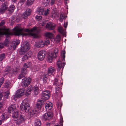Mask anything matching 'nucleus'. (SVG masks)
Instances as JSON below:
<instances>
[{
    "mask_svg": "<svg viewBox=\"0 0 126 126\" xmlns=\"http://www.w3.org/2000/svg\"><path fill=\"white\" fill-rule=\"evenodd\" d=\"M37 27H33L31 30L28 29H24L18 27H15L13 29V32L16 35L27 36V34L24 33L25 32H32L35 31L37 30Z\"/></svg>",
    "mask_w": 126,
    "mask_h": 126,
    "instance_id": "obj_1",
    "label": "nucleus"
},
{
    "mask_svg": "<svg viewBox=\"0 0 126 126\" xmlns=\"http://www.w3.org/2000/svg\"><path fill=\"white\" fill-rule=\"evenodd\" d=\"M65 51H63L61 52V57L62 61L61 62L59 59H58L57 63V71H60L61 70V73L63 70V69L65 65L64 62H65Z\"/></svg>",
    "mask_w": 126,
    "mask_h": 126,
    "instance_id": "obj_2",
    "label": "nucleus"
},
{
    "mask_svg": "<svg viewBox=\"0 0 126 126\" xmlns=\"http://www.w3.org/2000/svg\"><path fill=\"white\" fill-rule=\"evenodd\" d=\"M20 108L21 110L22 111L26 113L29 112L30 107L27 99H25L22 101L20 106Z\"/></svg>",
    "mask_w": 126,
    "mask_h": 126,
    "instance_id": "obj_3",
    "label": "nucleus"
},
{
    "mask_svg": "<svg viewBox=\"0 0 126 126\" xmlns=\"http://www.w3.org/2000/svg\"><path fill=\"white\" fill-rule=\"evenodd\" d=\"M30 46L29 43L25 42L22 45L21 48L19 51V54L22 55L28 51L30 49Z\"/></svg>",
    "mask_w": 126,
    "mask_h": 126,
    "instance_id": "obj_4",
    "label": "nucleus"
},
{
    "mask_svg": "<svg viewBox=\"0 0 126 126\" xmlns=\"http://www.w3.org/2000/svg\"><path fill=\"white\" fill-rule=\"evenodd\" d=\"M54 85H55L56 93L57 95L59 93L61 89V84L58 82V80L56 78L55 79L54 82L53 83Z\"/></svg>",
    "mask_w": 126,
    "mask_h": 126,
    "instance_id": "obj_5",
    "label": "nucleus"
},
{
    "mask_svg": "<svg viewBox=\"0 0 126 126\" xmlns=\"http://www.w3.org/2000/svg\"><path fill=\"white\" fill-rule=\"evenodd\" d=\"M32 80V79L29 77L27 78H25L22 79V85L24 88L27 87L30 83Z\"/></svg>",
    "mask_w": 126,
    "mask_h": 126,
    "instance_id": "obj_6",
    "label": "nucleus"
},
{
    "mask_svg": "<svg viewBox=\"0 0 126 126\" xmlns=\"http://www.w3.org/2000/svg\"><path fill=\"white\" fill-rule=\"evenodd\" d=\"M42 98L45 100H48L51 95L50 92L48 90H45L42 93Z\"/></svg>",
    "mask_w": 126,
    "mask_h": 126,
    "instance_id": "obj_7",
    "label": "nucleus"
},
{
    "mask_svg": "<svg viewBox=\"0 0 126 126\" xmlns=\"http://www.w3.org/2000/svg\"><path fill=\"white\" fill-rule=\"evenodd\" d=\"M53 115L52 112H49L44 114L42 117V119L43 120H50L52 118Z\"/></svg>",
    "mask_w": 126,
    "mask_h": 126,
    "instance_id": "obj_8",
    "label": "nucleus"
},
{
    "mask_svg": "<svg viewBox=\"0 0 126 126\" xmlns=\"http://www.w3.org/2000/svg\"><path fill=\"white\" fill-rule=\"evenodd\" d=\"M26 116L24 114H22L20 116L19 119L16 122V124L20 125L24 122L26 120Z\"/></svg>",
    "mask_w": 126,
    "mask_h": 126,
    "instance_id": "obj_9",
    "label": "nucleus"
},
{
    "mask_svg": "<svg viewBox=\"0 0 126 126\" xmlns=\"http://www.w3.org/2000/svg\"><path fill=\"white\" fill-rule=\"evenodd\" d=\"M8 3L4 2L2 4L1 7L0 8V13H3L8 8Z\"/></svg>",
    "mask_w": 126,
    "mask_h": 126,
    "instance_id": "obj_10",
    "label": "nucleus"
},
{
    "mask_svg": "<svg viewBox=\"0 0 126 126\" xmlns=\"http://www.w3.org/2000/svg\"><path fill=\"white\" fill-rule=\"evenodd\" d=\"M46 53L44 50L40 51L38 53V57L39 60L42 61L45 58V55Z\"/></svg>",
    "mask_w": 126,
    "mask_h": 126,
    "instance_id": "obj_11",
    "label": "nucleus"
},
{
    "mask_svg": "<svg viewBox=\"0 0 126 126\" xmlns=\"http://www.w3.org/2000/svg\"><path fill=\"white\" fill-rule=\"evenodd\" d=\"M55 27L56 25L55 24L51 23H47L46 25V29L49 30H54Z\"/></svg>",
    "mask_w": 126,
    "mask_h": 126,
    "instance_id": "obj_12",
    "label": "nucleus"
},
{
    "mask_svg": "<svg viewBox=\"0 0 126 126\" xmlns=\"http://www.w3.org/2000/svg\"><path fill=\"white\" fill-rule=\"evenodd\" d=\"M16 106L14 104H12L8 108V112L10 113H11L12 112V113L15 111V110H16Z\"/></svg>",
    "mask_w": 126,
    "mask_h": 126,
    "instance_id": "obj_13",
    "label": "nucleus"
},
{
    "mask_svg": "<svg viewBox=\"0 0 126 126\" xmlns=\"http://www.w3.org/2000/svg\"><path fill=\"white\" fill-rule=\"evenodd\" d=\"M56 55L55 54H53L52 53H49L48 56V60L50 63H51L53 59L56 57Z\"/></svg>",
    "mask_w": 126,
    "mask_h": 126,
    "instance_id": "obj_14",
    "label": "nucleus"
},
{
    "mask_svg": "<svg viewBox=\"0 0 126 126\" xmlns=\"http://www.w3.org/2000/svg\"><path fill=\"white\" fill-rule=\"evenodd\" d=\"M16 93L20 98L24 94V90L23 89H19L16 91Z\"/></svg>",
    "mask_w": 126,
    "mask_h": 126,
    "instance_id": "obj_15",
    "label": "nucleus"
},
{
    "mask_svg": "<svg viewBox=\"0 0 126 126\" xmlns=\"http://www.w3.org/2000/svg\"><path fill=\"white\" fill-rule=\"evenodd\" d=\"M31 10L30 9L28 8L23 13V16L24 19H25L27 18V16H28L31 13Z\"/></svg>",
    "mask_w": 126,
    "mask_h": 126,
    "instance_id": "obj_16",
    "label": "nucleus"
},
{
    "mask_svg": "<svg viewBox=\"0 0 126 126\" xmlns=\"http://www.w3.org/2000/svg\"><path fill=\"white\" fill-rule=\"evenodd\" d=\"M55 71V68L52 67H49L48 69V74L49 76L53 74Z\"/></svg>",
    "mask_w": 126,
    "mask_h": 126,
    "instance_id": "obj_17",
    "label": "nucleus"
},
{
    "mask_svg": "<svg viewBox=\"0 0 126 126\" xmlns=\"http://www.w3.org/2000/svg\"><path fill=\"white\" fill-rule=\"evenodd\" d=\"M35 45L37 47H42L44 46V43L43 41L41 40L38 42H36Z\"/></svg>",
    "mask_w": 126,
    "mask_h": 126,
    "instance_id": "obj_18",
    "label": "nucleus"
},
{
    "mask_svg": "<svg viewBox=\"0 0 126 126\" xmlns=\"http://www.w3.org/2000/svg\"><path fill=\"white\" fill-rule=\"evenodd\" d=\"M13 70L10 67L8 66L4 70V71L6 72V74L8 73L10 74H12L13 73Z\"/></svg>",
    "mask_w": 126,
    "mask_h": 126,
    "instance_id": "obj_19",
    "label": "nucleus"
},
{
    "mask_svg": "<svg viewBox=\"0 0 126 126\" xmlns=\"http://www.w3.org/2000/svg\"><path fill=\"white\" fill-rule=\"evenodd\" d=\"M45 107L46 110H50L52 107V104L50 102L47 103L46 104Z\"/></svg>",
    "mask_w": 126,
    "mask_h": 126,
    "instance_id": "obj_20",
    "label": "nucleus"
},
{
    "mask_svg": "<svg viewBox=\"0 0 126 126\" xmlns=\"http://www.w3.org/2000/svg\"><path fill=\"white\" fill-rule=\"evenodd\" d=\"M39 87L37 84L33 87V90L34 95H36L38 94L39 91Z\"/></svg>",
    "mask_w": 126,
    "mask_h": 126,
    "instance_id": "obj_21",
    "label": "nucleus"
},
{
    "mask_svg": "<svg viewBox=\"0 0 126 126\" xmlns=\"http://www.w3.org/2000/svg\"><path fill=\"white\" fill-rule=\"evenodd\" d=\"M31 53L30 52H28L27 53L25 54L22 58V60L23 61H25L27 59L31 57Z\"/></svg>",
    "mask_w": 126,
    "mask_h": 126,
    "instance_id": "obj_22",
    "label": "nucleus"
},
{
    "mask_svg": "<svg viewBox=\"0 0 126 126\" xmlns=\"http://www.w3.org/2000/svg\"><path fill=\"white\" fill-rule=\"evenodd\" d=\"M37 112L35 109H34L32 110L30 112L29 115L30 117L33 116L34 117L36 116Z\"/></svg>",
    "mask_w": 126,
    "mask_h": 126,
    "instance_id": "obj_23",
    "label": "nucleus"
},
{
    "mask_svg": "<svg viewBox=\"0 0 126 126\" xmlns=\"http://www.w3.org/2000/svg\"><path fill=\"white\" fill-rule=\"evenodd\" d=\"M18 111L17 109L12 113V117L14 118H17L18 117Z\"/></svg>",
    "mask_w": 126,
    "mask_h": 126,
    "instance_id": "obj_24",
    "label": "nucleus"
},
{
    "mask_svg": "<svg viewBox=\"0 0 126 126\" xmlns=\"http://www.w3.org/2000/svg\"><path fill=\"white\" fill-rule=\"evenodd\" d=\"M37 13L40 15H43L44 10L42 7L38 8L37 10Z\"/></svg>",
    "mask_w": 126,
    "mask_h": 126,
    "instance_id": "obj_25",
    "label": "nucleus"
},
{
    "mask_svg": "<svg viewBox=\"0 0 126 126\" xmlns=\"http://www.w3.org/2000/svg\"><path fill=\"white\" fill-rule=\"evenodd\" d=\"M46 37L50 39H52L53 38V35L52 33L50 32H47L45 34Z\"/></svg>",
    "mask_w": 126,
    "mask_h": 126,
    "instance_id": "obj_26",
    "label": "nucleus"
},
{
    "mask_svg": "<svg viewBox=\"0 0 126 126\" xmlns=\"http://www.w3.org/2000/svg\"><path fill=\"white\" fill-rule=\"evenodd\" d=\"M43 101L42 100H40L38 101L36 105V107L38 109H39L41 108L43 104Z\"/></svg>",
    "mask_w": 126,
    "mask_h": 126,
    "instance_id": "obj_27",
    "label": "nucleus"
},
{
    "mask_svg": "<svg viewBox=\"0 0 126 126\" xmlns=\"http://www.w3.org/2000/svg\"><path fill=\"white\" fill-rule=\"evenodd\" d=\"M34 126H41V121L39 119H36L34 123Z\"/></svg>",
    "mask_w": 126,
    "mask_h": 126,
    "instance_id": "obj_28",
    "label": "nucleus"
},
{
    "mask_svg": "<svg viewBox=\"0 0 126 126\" xmlns=\"http://www.w3.org/2000/svg\"><path fill=\"white\" fill-rule=\"evenodd\" d=\"M31 91L32 89L30 86L28 87L25 92L26 95L27 96H28L30 94Z\"/></svg>",
    "mask_w": 126,
    "mask_h": 126,
    "instance_id": "obj_29",
    "label": "nucleus"
},
{
    "mask_svg": "<svg viewBox=\"0 0 126 126\" xmlns=\"http://www.w3.org/2000/svg\"><path fill=\"white\" fill-rule=\"evenodd\" d=\"M1 118L2 121H3L5 120H6L7 118V114L5 113H3L1 116Z\"/></svg>",
    "mask_w": 126,
    "mask_h": 126,
    "instance_id": "obj_30",
    "label": "nucleus"
},
{
    "mask_svg": "<svg viewBox=\"0 0 126 126\" xmlns=\"http://www.w3.org/2000/svg\"><path fill=\"white\" fill-rule=\"evenodd\" d=\"M32 63L31 62L27 63L24 65V67L26 69L30 67L31 66Z\"/></svg>",
    "mask_w": 126,
    "mask_h": 126,
    "instance_id": "obj_31",
    "label": "nucleus"
},
{
    "mask_svg": "<svg viewBox=\"0 0 126 126\" xmlns=\"http://www.w3.org/2000/svg\"><path fill=\"white\" fill-rule=\"evenodd\" d=\"M18 95L16 93L15 94L12 96L11 97V99L12 100H14L15 101L18 98H19L20 97L18 96Z\"/></svg>",
    "mask_w": 126,
    "mask_h": 126,
    "instance_id": "obj_32",
    "label": "nucleus"
},
{
    "mask_svg": "<svg viewBox=\"0 0 126 126\" xmlns=\"http://www.w3.org/2000/svg\"><path fill=\"white\" fill-rule=\"evenodd\" d=\"M4 33V35L7 36L11 34V33L9 32V29H5Z\"/></svg>",
    "mask_w": 126,
    "mask_h": 126,
    "instance_id": "obj_33",
    "label": "nucleus"
},
{
    "mask_svg": "<svg viewBox=\"0 0 126 126\" xmlns=\"http://www.w3.org/2000/svg\"><path fill=\"white\" fill-rule=\"evenodd\" d=\"M65 18L64 15L63 13H61L60 15L59 21L60 22H62L63 21V19Z\"/></svg>",
    "mask_w": 126,
    "mask_h": 126,
    "instance_id": "obj_34",
    "label": "nucleus"
},
{
    "mask_svg": "<svg viewBox=\"0 0 126 126\" xmlns=\"http://www.w3.org/2000/svg\"><path fill=\"white\" fill-rule=\"evenodd\" d=\"M15 9V6L14 5H12L10 6L8 10L10 12H13Z\"/></svg>",
    "mask_w": 126,
    "mask_h": 126,
    "instance_id": "obj_35",
    "label": "nucleus"
},
{
    "mask_svg": "<svg viewBox=\"0 0 126 126\" xmlns=\"http://www.w3.org/2000/svg\"><path fill=\"white\" fill-rule=\"evenodd\" d=\"M34 0H27V5L28 6H30L33 4Z\"/></svg>",
    "mask_w": 126,
    "mask_h": 126,
    "instance_id": "obj_36",
    "label": "nucleus"
},
{
    "mask_svg": "<svg viewBox=\"0 0 126 126\" xmlns=\"http://www.w3.org/2000/svg\"><path fill=\"white\" fill-rule=\"evenodd\" d=\"M26 69L24 67L22 68L21 69V73L25 75L26 74Z\"/></svg>",
    "mask_w": 126,
    "mask_h": 126,
    "instance_id": "obj_37",
    "label": "nucleus"
},
{
    "mask_svg": "<svg viewBox=\"0 0 126 126\" xmlns=\"http://www.w3.org/2000/svg\"><path fill=\"white\" fill-rule=\"evenodd\" d=\"M4 97L6 98H8V97L10 94L9 91H7L6 92H4Z\"/></svg>",
    "mask_w": 126,
    "mask_h": 126,
    "instance_id": "obj_38",
    "label": "nucleus"
},
{
    "mask_svg": "<svg viewBox=\"0 0 126 126\" xmlns=\"http://www.w3.org/2000/svg\"><path fill=\"white\" fill-rule=\"evenodd\" d=\"M5 57V55L4 53H3L0 55V60L2 61Z\"/></svg>",
    "mask_w": 126,
    "mask_h": 126,
    "instance_id": "obj_39",
    "label": "nucleus"
},
{
    "mask_svg": "<svg viewBox=\"0 0 126 126\" xmlns=\"http://www.w3.org/2000/svg\"><path fill=\"white\" fill-rule=\"evenodd\" d=\"M58 30L60 33L61 34H63V28L61 27H60L58 28Z\"/></svg>",
    "mask_w": 126,
    "mask_h": 126,
    "instance_id": "obj_40",
    "label": "nucleus"
},
{
    "mask_svg": "<svg viewBox=\"0 0 126 126\" xmlns=\"http://www.w3.org/2000/svg\"><path fill=\"white\" fill-rule=\"evenodd\" d=\"M49 10L48 9H47L46 10H45L43 13V15L45 16H47L48 14H49Z\"/></svg>",
    "mask_w": 126,
    "mask_h": 126,
    "instance_id": "obj_41",
    "label": "nucleus"
},
{
    "mask_svg": "<svg viewBox=\"0 0 126 126\" xmlns=\"http://www.w3.org/2000/svg\"><path fill=\"white\" fill-rule=\"evenodd\" d=\"M4 81V78L3 77L1 78L0 81V87H1Z\"/></svg>",
    "mask_w": 126,
    "mask_h": 126,
    "instance_id": "obj_42",
    "label": "nucleus"
},
{
    "mask_svg": "<svg viewBox=\"0 0 126 126\" xmlns=\"http://www.w3.org/2000/svg\"><path fill=\"white\" fill-rule=\"evenodd\" d=\"M36 18L37 21L41 20L42 18V17L40 16H36Z\"/></svg>",
    "mask_w": 126,
    "mask_h": 126,
    "instance_id": "obj_43",
    "label": "nucleus"
},
{
    "mask_svg": "<svg viewBox=\"0 0 126 126\" xmlns=\"http://www.w3.org/2000/svg\"><path fill=\"white\" fill-rule=\"evenodd\" d=\"M45 44L46 45H47L50 44V41L48 38H47L45 40Z\"/></svg>",
    "mask_w": 126,
    "mask_h": 126,
    "instance_id": "obj_44",
    "label": "nucleus"
},
{
    "mask_svg": "<svg viewBox=\"0 0 126 126\" xmlns=\"http://www.w3.org/2000/svg\"><path fill=\"white\" fill-rule=\"evenodd\" d=\"M25 75L21 73L19 74L18 76V79H21L23 77H24Z\"/></svg>",
    "mask_w": 126,
    "mask_h": 126,
    "instance_id": "obj_45",
    "label": "nucleus"
},
{
    "mask_svg": "<svg viewBox=\"0 0 126 126\" xmlns=\"http://www.w3.org/2000/svg\"><path fill=\"white\" fill-rule=\"evenodd\" d=\"M58 49H55L54 51V53H52L53 54H55L56 55V56L57 57L58 55Z\"/></svg>",
    "mask_w": 126,
    "mask_h": 126,
    "instance_id": "obj_46",
    "label": "nucleus"
},
{
    "mask_svg": "<svg viewBox=\"0 0 126 126\" xmlns=\"http://www.w3.org/2000/svg\"><path fill=\"white\" fill-rule=\"evenodd\" d=\"M56 39L57 41H59L61 39L60 36L59 35H58L56 37Z\"/></svg>",
    "mask_w": 126,
    "mask_h": 126,
    "instance_id": "obj_47",
    "label": "nucleus"
},
{
    "mask_svg": "<svg viewBox=\"0 0 126 126\" xmlns=\"http://www.w3.org/2000/svg\"><path fill=\"white\" fill-rule=\"evenodd\" d=\"M30 34L31 35L34 37H36L37 36L36 34L35 33H33L31 32H30Z\"/></svg>",
    "mask_w": 126,
    "mask_h": 126,
    "instance_id": "obj_48",
    "label": "nucleus"
},
{
    "mask_svg": "<svg viewBox=\"0 0 126 126\" xmlns=\"http://www.w3.org/2000/svg\"><path fill=\"white\" fill-rule=\"evenodd\" d=\"M63 118L60 119V122L59 123L60 126H63Z\"/></svg>",
    "mask_w": 126,
    "mask_h": 126,
    "instance_id": "obj_49",
    "label": "nucleus"
},
{
    "mask_svg": "<svg viewBox=\"0 0 126 126\" xmlns=\"http://www.w3.org/2000/svg\"><path fill=\"white\" fill-rule=\"evenodd\" d=\"M56 0H51L50 2L51 5H53L55 3Z\"/></svg>",
    "mask_w": 126,
    "mask_h": 126,
    "instance_id": "obj_50",
    "label": "nucleus"
},
{
    "mask_svg": "<svg viewBox=\"0 0 126 126\" xmlns=\"http://www.w3.org/2000/svg\"><path fill=\"white\" fill-rule=\"evenodd\" d=\"M4 47V44L2 43H0V49H3Z\"/></svg>",
    "mask_w": 126,
    "mask_h": 126,
    "instance_id": "obj_51",
    "label": "nucleus"
},
{
    "mask_svg": "<svg viewBox=\"0 0 126 126\" xmlns=\"http://www.w3.org/2000/svg\"><path fill=\"white\" fill-rule=\"evenodd\" d=\"M47 79V77L45 76H44L43 77L42 79L44 82L46 83V82Z\"/></svg>",
    "mask_w": 126,
    "mask_h": 126,
    "instance_id": "obj_52",
    "label": "nucleus"
},
{
    "mask_svg": "<svg viewBox=\"0 0 126 126\" xmlns=\"http://www.w3.org/2000/svg\"><path fill=\"white\" fill-rule=\"evenodd\" d=\"M8 40L7 39H6L5 40L3 44L5 46H6L7 45L8 43Z\"/></svg>",
    "mask_w": 126,
    "mask_h": 126,
    "instance_id": "obj_53",
    "label": "nucleus"
},
{
    "mask_svg": "<svg viewBox=\"0 0 126 126\" xmlns=\"http://www.w3.org/2000/svg\"><path fill=\"white\" fill-rule=\"evenodd\" d=\"M20 42L19 40H17L14 43V45L17 46L19 44Z\"/></svg>",
    "mask_w": 126,
    "mask_h": 126,
    "instance_id": "obj_54",
    "label": "nucleus"
},
{
    "mask_svg": "<svg viewBox=\"0 0 126 126\" xmlns=\"http://www.w3.org/2000/svg\"><path fill=\"white\" fill-rule=\"evenodd\" d=\"M5 23V22L4 20H2L0 23V26L3 25Z\"/></svg>",
    "mask_w": 126,
    "mask_h": 126,
    "instance_id": "obj_55",
    "label": "nucleus"
},
{
    "mask_svg": "<svg viewBox=\"0 0 126 126\" xmlns=\"http://www.w3.org/2000/svg\"><path fill=\"white\" fill-rule=\"evenodd\" d=\"M25 0H19V2L21 4H22L24 3Z\"/></svg>",
    "mask_w": 126,
    "mask_h": 126,
    "instance_id": "obj_56",
    "label": "nucleus"
},
{
    "mask_svg": "<svg viewBox=\"0 0 126 126\" xmlns=\"http://www.w3.org/2000/svg\"><path fill=\"white\" fill-rule=\"evenodd\" d=\"M46 126H50V122H47L46 123Z\"/></svg>",
    "mask_w": 126,
    "mask_h": 126,
    "instance_id": "obj_57",
    "label": "nucleus"
},
{
    "mask_svg": "<svg viewBox=\"0 0 126 126\" xmlns=\"http://www.w3.org/2000/svg\"><path fill=\"white\" fill-rule=\"evenodd\" d=\"M44 0V3H46V4H48L49 2V1L48 0Z\"/></svg>",
    "mask_w": 126,
    "mask_h": 126,
    "instance_id": "obj_58",
    "label": "nucleus"
},
{
    "mask_svg": "<svg viewBox=\"0 0 126 126\" xmlns=\"http://www.w3.org/2000/svg\"><path fill=\"white\" fill-rule=\"evenodd\" d=\"M3 96L2 94L1 93H0V101L2 99V98Z\"/></svg>",
    "mask_w": 126,
    "mask_h": 126,
    "instance_id": "obj_59",
    "label": "nucleus"
},
{
    "mask_svg": "<svg viewBox=\"0 0 126 126\" xmlns=\"http://www.w3.org/2000/svg\"><path fill=\"white\" fill-rule=\"evenodd\" d=\"M17 46L16 45H14L13 46V49L14 50H15V49L16 48Z\"/></svg>",
    "mask_w": 126,
    "mask_h": 126,
    "instance_id": "obj_60",
    "label": "nucleus"
},
{
    "mask_svg": "<svg viewBox=\"0 0 126 126\" xmlns=\"http://www.w3.org/2000/svg\"><path fill=\"white\" fill-rule=\"evenodd\" d=\"M5 0H6L5 2H7L8 3V2H7V1H8V0H0V1L1 2H4V1H5Z\"/></svg>",
    "mask_w": 126,
    "mask_h": 126,
    "instance_id": "obj_61",
    "label": "nucleus"
},
{
    "mask_svg": "<svg viewBox=\"0 0 126 126\" xmlns=\"http://www.w3.org/2000/svg\"><path fill=\"white\" fill-rule=\"evenodd\" d=\"M67 23L66 24H64V27L65 28H66L67 27Z\"/></svg>",
    "mask_w": 126,
    "mask_h": 126,
    "instance_id": "obj_62",
    "label": "nucleus"
},
{
    "mask_svg": "<svg viewBox=\"0 0 126 126\" xmlns=\"http://www.w3.org/2000/svg\"><path fill=\"white\" fill-rule=\"evenodd\" d=\"M68 0H64V3L65 5H66L67 4V1Z\"/></svg>",
    "mask_w": 126,
    "mask_h": 126,
    "instance_id": "obj_63",
    "label": "nucleus"
},
{
    "mask_svg": "<svg viewBox=\"0 0 126 126\" xmlns=\"http://www.w3.org/2000/svg\"><path fill=\"white\" fill-rule=\"evenodd\" d=\"M12 1L14 3H16L17 1V0H12Z\"/></svg>",
    "mask_w": 126,
    "mask_h": 126,
    "instance_id": "obj_64",
    "label": "nucleus"
}]
</instances>
